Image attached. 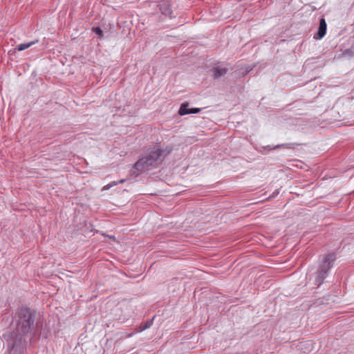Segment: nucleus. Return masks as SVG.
Listing matches in <instances>:
<instances>
[{
  "instance_id": "f257e3e1",
  "label": "nucleus",
  "mask_w": 354,
  "mask_h": 354,
  "mask_svg": "<svg viewBox=\"0 0 354 354\" xmlns=\"http://www.w3.org/2000/svg\"><path fill=\"white\" fill-rule=\"evenodd\" d=\"M15 321L16 331L3 335L10 351H17L27 341L32 343L40 337L47 338L48 331L44 327L39 313L35 309L27 306L19 308L15 314Z\"/></svg>"
},
{
  "instance_id": "f03ea898",
  "label": "nucleus",
  "mask_w": 354,
  "mask_h": 354,
  "mask_svg": "<svg viewBox=\"0 0 354 354\" xmlns=\"http://www.w3.org/2000/svg\"><path fill=\"white\" fill-rule=\"evenodd\" d=\"M165 152V150L159 148L149 151L134 164L131 170L132 174L138 176L140 173L157 167L162 162L165 157L170 153L171 150L163 154Z\"/></svg>"
},
{
  "instance_id": "7ed1b4c3",
  "label": "nucleus",
  "mask_w": 354,
  "mask_h": 354,
  "mask_svg": "<svg viewBox=\"0 0 354 354\" xmlns=\"http://www.w3.org/2000/svg\"><path fill=\"white\" fill-rule=\"evenodd\" d=\"M336 259V254L335 253H329L324 256L322 264L319 266L316 272L315 284L319 287L320 286L324 279L328 275V272L333 266V263Z\"/></svg>"
},
{
  "instance_id": "20e7f679",
  "label": "nucleus",
  "mask_w": 354,
  "mask_h": 354,
  "mask_svg": "<svg viewBox=\"0 0 354 354\" xmlns=\"http://www.w3.org/2000/svg\"><path fill=\"white\" fill-rule=\"evenodd\" d=\"M326 28L327 24L326 20L324 17H322L319 20L318 31L317 33V36L315 37V38L317 39H321L322 38H323L326 33Z\"/></svg>"
},
{
  "instance_id": "39448f33",
  "label": "nucleus",
  "mask_w": 354,
  "mask_h": 354,
  "mask_svg": "<svg viewBox=\"0 0 354 354\" xmlns=\"http://www.w3.org/2000/svg\"><path fill=\"white\" fill-rule=\"evenodd\" d=\"M212 76L214 79H219L224 76L228 71L227 68H221L219 66H215L212 69Z\"/></svg>"
},
{
  "instance_id": "423d86ee",
  "label": "nucleus",
  "mask_w": 354,
  "mask_h": 354,
  "mask_svg": "<svg viewBox=\"0 0 354 354\" xmlns=\"http://www.w3.org/2000/svg\"><path fill=\"white\" fill-rule=\"evenodd\" d=\"M159 8L162 15L171 17L172 11L170 5L168 3L163 2L160 3L159 5Z\"/></svg>"
},
{
  "instance_id": "0eeeda50",
  "label": "nucleus",
  "mask_w": 354,
  "mask_h": 354,
  "mask_svg": "<svg viewBox=\"0 0 354 354\" xmlns=\"http://www.w3.org/2000/svg\"><path fill=\"white\" fill-rule=\"evenodd\" d=\"M300 144H298V143H286V144L277 145L274 146L273 147H270V146H268L266 148H268L270 150L277 149H279L281 147L286 148V149H294L295 146H298Z\"/></svg>"
},
{
  "instance_id": "6e6552de",
  "label": "nucleus",
  "mask_w": 354,
  "mask_h": 354,
  "mask_svg": "<svg viewBox=\"0 0 354 354\" xmlns=\"http://www.w3.org/2000/svg\"><path fill=\"white\" fill-rule=\"evenodd\" d=\"M189 102H184L180 106V109L178 110V114L180 115H187V114H189V110L190 109L188 108L189 106Z\"/></svg>"
},
{
  "instance_id": "1a4fd4ad",
  "label": "nucleus",
  "mask_w": 354,
  "mask_h": 354,
  "mask_svg": "<svg viewBox=\"0 0 354 354\" xmlns=\"http://www.w3.org/2000/svg\"><path fill=\"white\" fill-rule=\"evenodd\" d=\"M38 42V40L36 39L35 41H30V42H28V43H26V44H21L19 45H17L15 48L16 50H19V51H21V50H26L27 48H28L29 47H30L31 46H32L33 44H36Z\"/></svg>"
},
{
  "instance_id": "9d476101",
  "label": "nucleus",
  "mask_w": 354,
  "mask_h": 354,
  "mask_svg": "<svg viewBox=\"0 0 354 354\" xmlns=\"http://www.w3.org/2000/svg\"><path fill=\"white\" fill-rule=\"evenodd\" d=\"M153 319H154V317L150 319V320H147L143 323H142L140 325V331H143L151 327V326L153 324Z\"/></svg>"
},
{
  "instance_id": "9b49d317",
  "label": "nucleus",
  "mask_w": 354,
  "mask_h": 354,
  "mask_svg": "<svg viewBox=\"0 0 354 354\" xmlns=\"http://www.w3.org/2000/svg\"><path fill=\"white\" fill-rule=\"evenodd\" d=\"M92 31L97 35L100 38H102L104 35L103 30L100 27H93Z\"/></svg>"
},
{
  "instance_id": "f8f14e48",
  "label": "nucleus",
  "mask_w": 354,
  "mask_h": 354,
  "mask_svg": "<svg viewBox=\"0 0 354 354\" xmlns=\"http://www.w3.org/2000/svg\"><path fill=\"white\" fill-rule=\"evenodd\" d=\"M343 55L345 56H353L354 53L351 49H346L344 51Z\"/></svg>"
},
{
  "instance_id": "ddd939ff",
  "label": "nucleus",
  "mask_w": 354,
  "mask_h": 354,
  "mask_svg": "<svg viewBox=\"0 0 354 354\" xmlns=\"http://www.w3.org/2000/svg\"><path fill=\"white\" fill-rule=\"evenodd\" d=\"M201 111V109L200 108H192L189 110V114L191 113H198Z\"/></svg>"
},
{
  "instance_id": "4468645a",
  "label": "nucleus",
  "mask_w": 354,
  "mask_h": 354,
  "mask_svg": "<svg viewBox=\"0 0 354 354\" xmlns=\"http://www.w3.org/2000/svg\"><path fill=\"white\" fill-rule=\"evenodd\" d=\"M118 184L116 181H112L109 184H108L106 187H104V189H109L113 186L117 185Z\"/></svg>"
},
{
  "instance_id": "2eb2a0df",
  "label": "nucleus",
  "mask_w": 354,
  "mask_h": 354,
  "mask_svg": "<svg viewBox=\"0 0 354 354\" xmlns=\"http://www.w3.org/2000/svg\"><path fill=\"white\" fill-rule=\"evenodd\" d=\"M124 182H125V179H121V180H120L118 183V184H119V183H124Z\"/></svg>"
}]
</instances>
